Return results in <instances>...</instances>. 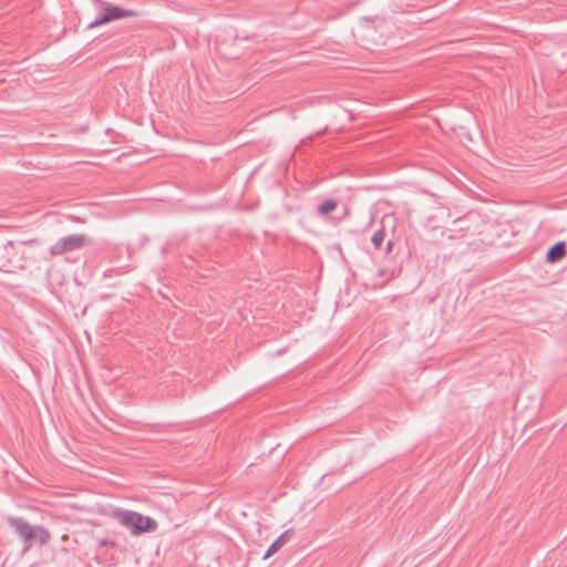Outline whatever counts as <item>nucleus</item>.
Instances as JSON below:
<instances>
[{
  "label": "nucleus",
  "mask_w": 567,
  "mask_h": 567,
  "mask_svg": "<svg viewBox=\"0 0 567 567\" xmlns=\"http://www.w3.org/2000/svg\"><path fill=\"white\" fill-rule=\"evenodd\" d=\"M104 11L106 12V14L109 17L110 22L120 20V19H124L127 17H133L136 14L135 11H133V10L124 9L122 7L112 6V4L105 7Z\"/></svg>",
  "instance_id": "nucleus-5"
},
{
  "label": "nucleus",
  "mask_w": 567,
  "mask_h": 567,
  "mask_svg": "<svg viewBox=\"0 0 567 567\" xmlns=\"http://www.w3.org/2000/svg\"><path fill=\"white\" fill-rule=\"evenodd\" d=\"M85 241V236L81 234L69 235L60 240H58L54 245L51 246L50 252L53 256L62 255L64 252L79 250L82 248Z\"/></svg>",
  "instance_id": "nucleus-2"
},
{
  "label": "nucleus",
  "mask_w": 567,
  "mask_h": 567,
  "mask_svg": "<svg viewBox=\"0 0 567 567\" xmlns=\"http://www.w3.org/2000/svg\"><path fill=\"white\" fill-rule=\"evenodd\" d=\"M372 240V244L375 248H380V246L382 245L383 240H384V230L383 229H379L378 231H375L371 238Z\"/></svg>",
  "instance_id": "nucleus-10"
},
{
  "label": "nucleus",
  "mask_w": 567,
  "mask_h": 567,
  "mask_svg": "<svg viewBox=\"0 0 567 567\" xmlns=\"http://www.w3.org/2000/svg\"><path fill=\"white\" fill-rule=\"evenodd\" d=\"M293 534V529L289 528L285 530L282 534H280L268 547L265 555L262 556V559H267L270 556H272L276 551L279 550L289 539V537Z\"/></svg>",
  "instance_id": "nucleus-4"
},
{
  "label": "nucleus",
  "mask_w": 567,
  "mask_h": 567,
  "mask_svg": "<svg viewBox=\"0 0 567 567\" xmlns=\"http://www.w3.org/2000/svg\"><path fill=\"white\" fill-rule=\"evenodd\" d=\"M94 1H95V2H99V3H101V1H100V0H94Z\"/></svg>",
  "instance_id": "nucleus-13"
},
{
  "label": "nucleus",
  "mask_w": 567,
  "mask_h": 567,
  "mask_svg": "<svg viewBox=\"0 0 567 567\" xmlns=\"http://www.w3.org/2000/svg\"><path fill=\"white\" fill-rule=\"evenodd\" d=\"M50 533L41 525L34 526V539H38L40 545H44L50 540Z\"/></svg>",
  "instance_id": "nucleus-7"
},
{
  "label": "nucleus",
  "mask_w": 567,
  "mask_h": 567,
  "mask_svg": "<svg viewBox=\"0 0 567 567\" xmlns=\"http://www.w3.org/2000/svg\"><path fill=\"white\" fill-rule=\"evenodd\" d=\"M391 247H392V243L389 241L388 245H386V250L390 251L391 250Z\"/></svg>",
  "instance_id": "nucleus-12"
},
{
  "label": "nucleus",
  "mask_w": 567,
  "mask_h": 567,
  "mask_svg": "<svg viewBox=\"0 0 567 567\" xmlns=\"http://www.w3.org/2000/svg\"><path fill=\"white\" fill-rule=\"evenodd\" d=\"M378 275H379L380 277L385 276V275H386V269H379V270H378Z\"/></svg>",
  "instance_id": "nucleus-11"
},
{
  "label": "nucleus",
  "mask_w": 567,
  "mask_h": 567,
  "mask_svg": "<svg viewBox=\"0 0 567 567\" xmlns=\"http://www.w3.org/2000/svg\"><path fill=\"white\" fill-rule=\"evenodd\" d=\"M109 17L105 11L102 14L96 17L91 23H89L87 29H93L100 27L102 24L109 23Z\"/></svg>",
  "instance_id": "nucleus-9"
},
{
  "label": "nucleus",
  "mask_w": 567,
  "mask_h": 567,
  "mask_svg": "<svg viewBox=\"0 0 567 567\" xmlns=\"http://www.w3.org/2000/svg\"><path fill=\"white\" fill-rule=\"evenodd\" d=\"M337 208V202L333 199L324 200L318 206V214L328 215Z\"/></svg>",
  "instance_id": "nucleus-8"
},
{
  "label": "nucleus",
  "mask_w": 567,
  "mask_h": 567,
  "mask_svg": "<svg viewBox=\"0 0 567 567\" xmlns=\"http://www.w3.org/2000/svg\"><path fill=\"white\" fill-rule=\"evenodd\" d=\"M112 517L118 524L127 528L134 536L155 532L158 526L157 522L153 517L123 508L114 509Z\"/></svg>",
  "instance_id": "nucleus-1"
},
{
  "label": "nucleus",
  "mask_w": 567,
  "mask_h": 567,
  "mask_svg": "<svg viewBox=\"0 0 567 567\" xmlns=\"http://www.w3.org/2000/svg\"><path fill=\"white\" fill-rule=\"evenodd\" d=\"M566 255V244L558 241L554 244L546 252V259L549 262H556Z\"/></svg>",
  "instance_id": "nucleus-6"
},
{
  "label": "nucleus",
  "mask_w": 567,
  "mask_h": 567,
  "mask_svg": "<svg viewBox=\"0 0 567 567\" xmlns=\"http://www.w3.org/2000/svg\"><path fill=\"white\" fill-rule=\"evenodd\" d=\"M9 523L28 545L32 544V540H34V526H31L21 517H10Z\"/></svg>",
  "instance_id": "nucleus-3"
}]
</instances>
